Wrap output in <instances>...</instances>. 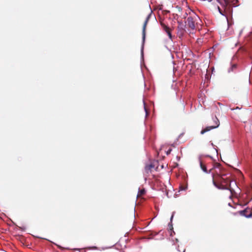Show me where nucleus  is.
<instances>
[{"label":"nucleus","mask_w":252,"mask_h":252,"mask_svg":"<svg viewBox=\"0 0 252 252\" xmlns=\"http://www.w3.org/2000/svg\"><path fill=\"white\" fill-rule=\"evenodd\" d=\"M213 183L219 189L229 190L231 193L230 197L235 194L234 189L231 187V181L227 174L220 172V169L219 171L215 170V173L212 175Z\"/></svg>","instance_id":"nucleus-1"},{"label":"nucleus","mask_w":252,"mask_h":252,"mask_svg":"<svg viewBox=\"0 0 252 252\" xmlns=\"http://www.w3.org/2000/svg\"><path fill=\"white\" fill-rule=\"evenodd\" d=\"M199 19V17L195 15L193 16H189L187 18V25L192 30H194L196 28L197 24V21Z\"/></svg>","instance_id":"nucleus-2"},{"label":"nucleus","mask_w":252,"mask_h":252,"mask_svg":"<svg viewBox=\"0 0 252 252\" xmlns=\"http://www.w3.org/2000/svg\"><path fill=\"white\" fill-rule=\"evenodd\" d=\"M214 123L215 124L214 125L206 127L205 128L202 129V130L200 132V133L201 134H203L205 132H208L212 129L217 128L219 126L220 121L217 117H215V118L214 119Z\"/></svg>","instance_id":"nucleus-3"},{"label":"nucleus","mask_w":252,"mask_h":252,"mask_svg":"<svg viewBox=\"0 0 252 252\" xmlns=\"http://www.w3.org/2000/svg\"><path fill=\"white\" fill-rule=\"evenodd\" d=\"M175 213V212H173L172 213V215L170 218V222L168 224V232L170 236H173V235H175V232L173 230V224H172V220H173V219Z\"/></svg>","instance_id":"nucleus-4"},{"label":"nucleus","mask_w":252,"mask_h":252,"mask_svg":"<svg viewBox=\"0 0 252 252\" xmlns=\"http://www.w3.org/2000/svg\"><path fill=\"white\" fill-rule=\"evenodd\" d=\"M199 164H200V168H201V169L205 173H212V174L213 173H214L213 172V170H214V168H212L211 169H210L209 171L207 170V167H206V164L205 163L203 162V161H202V160H201L200 158H199Z\"/></svg>","instance_id":"nucleus-5"},{"label":"nucleus","mask_w":252,"mask_h":252,"mask_svg":"<svg viewBox=\"0 0 252 252\" xmlns=\"http://www.w3.org/2000/svg\"><path fill=\"white\" fill-rule=\"evenodd\" d=\"M152 12H151L150 14H149L147 18L146 19L144 23L143 27V30H142V36H143V40H145V35H146V28L147 25L149 21V19L151 16Z\"/></svg>","instance_id":"nucleus-6"},{"label":"nucleus","mask_w":252,"mask_h":252,"mask_svg":"<svg viewBox=\"0 0 252 252\" xmlns=\"http://www.w3.org/2000/svg\"><path fill=\"white\" fill-rule=\"evenodd\" d=\"M161 25L164 31L167 33L170 39H172V34L171 33V29L167 27L165 24L161 23Z\"/></svg>","instance_id":"nucleus-7"},{"label":"nucleus","mask_w":252,"mask_h":252,"mask_svg":"<svg viewBox=\"0 0 252 252\" xmlns=\"http://www.w3.org/2000/svg\"><path fill=\"white\" fill-rule=\"evenodd\" d=\"M17 240H19L23 245L25 246H29V242L28 241L26 237H17Z\"/></svg>","instance_id":"nucleus-8"},{"label":"nucleus","mask_w":252,"mask_h":252,"mask_svg":"<svg viewBox=\"0 0 252 252\" xmlns=\"http://www.w3.org/2000/svg\"><path fill=\"white\" fill-rule=\"evenodd\" d=\"M155 168V165L153 164H150L149 165H147L145 167V171L147 173H149L151 172L153 169Z\"/></svg>","instance_id":"nucleus-9"},{"label":"nucleus","mask_w":252,"mask_h":252,"mask_svg":"<svg viewBox=\"0 0 252 252\" xmlns=\"http://www.w3.org/2000/svg\"><path fill=\"white\" fill-rule=\"evenodd\" d=\"M146 193V190L144 189H140L138 192V194L137 195V198H140L142 197L143 195H144Z\"/></svg>","instance_id":"nucleus-10"},{"label":"nucleus","mask_w":252,"mask_h":252,"mask_svg":"<svg viewBox=\"0 0 252 252\" xmlns=\"http://www.w3.org/2000/svg\"><path fill=\"white\" fill-rule=\"evenodd\" d=\"M246 212V210H243V211H241L240 212V214L242 215L246 216L248 218H251V217H252V212L248 216H246L245 215V213Z\"/></svg>","instance_id":"nucleus-11"},{"label":"nucleus","mask_w":252,"mask_h":252,"mask_svg":"<svg viewBox=\"0 0 252 252\" xmlns=\"http://www.w3.org/2000/svg\"><path fill=\"white\" fill-rule=\"evenodd\" d=\"M236 64H233L232 65V68H236Z\"/></svg>","instance_id":"nucleus-12"},{"label":"nucleus","mask_w":252,"mask_h":252,"mask_svg":"<svg viewBox=\"0 0 252 252\" xmlns=\"http://www.w3.org/2000/svg\"><path fill=\"white\" fill-rule=\"evenodd\" d=\"M151 234L149 233V234H147V235L146 236L149 237V236H151Z\"/></svg>","instance_id":"nucleus-13"},{"label":"nucleus","mask_w":252,"mask_h":252,"mask_svg":"<svg viewBox=\"0 0 252 252\" xmlns=\"http://www.w3.org/2000/svg\"><path fill=\"white\" fill-rule=\"evenodd\" d=\"M171 151V150H169L168 152H167V154H168L169 153H170Z\"/></svg>","instance_id":"nucleus-14"},{"label":"nucleus","mask_w":252,"mask_h":252,"mask_svg":"<svg viewBox=\"0 0 252 252\" xmlns=\"http://www.w3.org/2000/svg\"><path fill=\"white\" fill-rule=\"evenodd\" d=\"M41 238H42V237H40ZM44 240H48V239H46V238H44Z\"/></svg>","instance_id":"nucleus-15"},{"label":"nucleus","mask_w":252,"mask_h":252,"mask_svg":"<svg viewBox=\"0 0 252 252\" xmlns=\"http://www.w3.org/2000/svg\"><path fill=\"white\" fill-rule=\"evenodd\" d=\"M48 241H49V240H48ZM49 241H50V240H49ZM50 242H51V243H52V241H50Z\"/></svg>","instance_id":"nucleus-16"},{"label":"nucleus","mask_w":252,"mask_h":252,"mask_svg":"<svg viewBox=\"0 0 252 252\" xmlns=\"http://www.w3.org/2000/svg\"><path fill=\"white\" fill-rule=\"evenodd\" d=\"M48 241H49V240H48ZM49 241H50V240H49ZM50 242H51V243H52V241H50Z\"/></svg>","instance_id":"nucleus-17"}]
</instances>
